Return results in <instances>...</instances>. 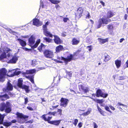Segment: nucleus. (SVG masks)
I'll list each match as a JSON object with an SVG mask.
<instances>
[{
  "label": "nucleus",
  "instance_id": "nucleus-21",
  "mask_svg": "<svg viewBox=\"0 0 128 128\" xmlns=\"http://www.w3.org/2000/svg\"><path fill=\"white\" fill-rule=\"evenodd\" d=\"M9 98L8 96L6 94L0 96V100L2 101L5 100Z\"/></svg>",
  "mask_w": 128,
  "mask_h": 128
},
{
  "label": "nucleus",
  "instance_id": "nucleus-58",
  "mask_svg": "<svg viewBox=\"0 0 128 128\" xmlns=\"http://www.w3.org/2000/svg\"><path fill=\"white\" fill-rule=\"evenodd\" d=\"M27 108L29 110H33V109L32 108V107H30L29 106H28L27 107Z\"/></svg>",
  "mask_w": 128,
  "mask_h": 128
},
{
  "label": "nucleus",
  "instance_id": "nucleus-14",
  "mask_svg": "<svg viewBox=\"0 0 128 128\" xmlns=\"http://www.w3.org/2000/svg\"><path fill=\"white\" fill-rule=\"evenodd\" d=\"M54 40L55 43L57 44H60L62 42V41L57 36H54Z\"/></svg>",
  "mask_w": 128,
  "mask_h": 128
},
{
  "label": "nucleus",
  "instance_id": "nucleus-45",
  "mask_svg": "<svg viewBox=\"0 0 128 128\" xmlns=\"http://www.w3.org/2000/svg\"><path fill=\"white\" fill-rule=\"evenodd\" d=\"M105 108L106 110L111 113V112L110 110V109L107 106H106L105 107Z\"/></svg>",
  "mask_w": 128,
  "mask_h": 128
},
{
  "label": "nucleus",
  "instance_id": "nucleus-47",
  "mask_svg": "<svg viewBox=\"0 0 128 128\" xmlns=\"http://www.w3.org/2000/svg\"><path fill=\"white\" fill-rule=\"evenodd\" d=\"M40 8L42 7V8H44V5L43 2L41 0L40 1Z\"/></svg>",
  "mask_w": 128,
  "mask_h": 128
},
{
  "label": "nucleus",
  "instance_id": "nucleus-36",
  "mask_svg": "<svg viewBox=\"0 0 128 128\" xmlns=\"http://www.w3.org/2000/svg\"><path fill=\"white\" fill-rule=\"evenodd\" d=\"M6 115L5 114L2 115L0 114V124L3 123L4 118Z\"/></svg>",
  "mask_w": 128,
  "mask_h": 128
},
{
  "label": "nucleus",
  "instance_id": "nucleus-46",
  "mask_svg": "<svg viewBox=\"0 0 128 128\" xmlns=\"http://www.w3.org/2000/svg\"><path fill=\"white\" fill-rule=\"evenodd\" d=\"M46 114H44L41 117V118H42L45 121H46L47 120V118H46Z\"/></svg>",
  "mask_w": 128,
  "mask_h": 128
},
{
  "label": "nucleus",
  "instance_id": "nucleus-60",
  "mask_svg": "<svg viewBox=\"0 0 128 128\" xmlns=\"http://www.w3.org/2000/svg\"><path fill=\"white\" fill-rule=\"evenodd\" d=\"M66 35V33L65 32H64L62 34V36L64 37Z\"/></svg>",
  "mask_w": 128,
  "mask_h": 128
},
{
  "label": "nucleus",
  "instance_id": "nucleus-39",
  "mask_svg": "<svg viewBox=\"0 0 128 128\" xmlns=\"http://www.w3.org/2000/svg\"><path fill=\"white\" fill-rule=\"evenodd\" d=\"M37 62L36 61V60H32V66H34L36 65L37 64Z\"/></svg>",
  "mask_w": 128,
  "mask_h": 128
},
{
  "label": "nucleus",
  "instance_id": "nucleus-55",
  "mask_svg": "<svg viewBox=\"0 0 128 128\" xmlns=\"http://www.w3.org/2000/svg\"><path fill=\"white\" fill-rule=\"evenodd\" d=\"M82 126V122H80L78 124V126L79 128H81Z\"/></svg>",
  "mask_w": 128,
  "mask_h": 128
},
{
  "label": "nucleus",
  "instance_id": "nucleus-11",
  "mask_svg": "<svg viewBox=\"0 0 128 128\" xmlns=\"http://www.w3.org/2000/svg\"><path fill=\"white\" fill-rule=\"evenodd\" d=\"M10 103L9 102H6V104L3 102L0 104V110L1 111H3L5 110L6 107L10 106Z\"/></svg>",
  "mask_w": 128,
  "mask_h": 128
},
{
  "label": "nucleus",
  "instance_id": "nucleus-34",
  "mask_svg": "<svg viewBox=\"0 0 128 128\" xmlns=\"http://www.w3.org/2000/svg\"><path fill=\"white\" fill-rule=\"evenodd\" d=\"M92 98L93 99L94 101H96V102L99 104H102L103 102H104V100H103V99H101V100H99V99H97L96 100L95 99L93 98Z\"/></svg>",
  "mask_w": 128,
  "mask_h": 128
},
{
  "label": "nucleus",
  "instance_id": "nucleus-8",
  "mask_svg": "<svg viewBox=\"0 0 128 128\" xmlns=\"http://www.w3.org/2000/svg\"><path fill=\"white\" fill-rule=\"evenodd\" d=\"M18 85L20 88L24 89L26 92H29L28 86L24 85H22V78H20L18 80Z\"/></svg>",
  "mask_w": 128,
  "mask_h": 128
},
{
  "label": "nucleus",
  "instance_id": "nucleus-4",
  "mask_svg": "<svg viewBox=\"0 0 128 128\" xmlns=\"http://www.w3.org/2000/svg\"><path fill=\"white\" fill-rule=\"evenodd\" d=\"M18 120L20 123H23L26 121V119L28 118V116L24 115L23 114L17 112L16 114Z\"/></svg>",
  "mask_w": 128,
  "mask_h": 128
},
{
  "label": "nucleus",
  "instance_id": "nucleus-31",
  "mask_svg": "<svg viewBox=\"0 0 128 128\" xmlns=\"http://www.w3.org/2000/svg\"><path fill=\"white\" fill-rule=\"evenodd\" d=\"M19 69H16L14 72V74L11 75V76H13L15 75H18L20 73V71L19 70Z\"/></svg>",
  "mask_w": 128,
  "mask_h": 128
},
{
  "label": "nucleus",
  "instance_id": "nucleus-28",
  "mask_svg": "<svg viewBox=\"0 0 128 128\" xmlns=\"http://www.w3.org/2000/svg\"><path fill=\"white\" fill-rule=\"evenodd\" d=\"M36 70L35 69L27 70L26 73L28 74H32L35 73Z\"/></svg>",
  "mask_w": 128,
  "mask_h": 128
},
{
  "label": "nucleus",
  "instance_id": "nucleus-24",
  "mask_svg": "<svg viewBox=\"0 0 128 128\" xmlns=\"http://www.w3.org/2000/svg\"><path fill=\"white\" fill-rule=\"evenodd\" d=\"M13 86L9 82H8L7 83V89L8 90H12Z\"/></svg>",
  "mask_w": 128,
  "mask_h": 128
},
{
  "label": "nucleus",
  "instance_id": "nucleus-40",
  "mask_svg": "<svg viewBox=\"0 0 128 128\" xmlns=\"http://www.w3.org/2000/svg\"><path fill=\"white\" fill-rule=\"evenodd\" d=\"M72 76V73L70 72H67L66 77L67 78H70Z\"/></svg>",
  "mask_w": 128,
  "mask_h": 128
},
{
  "label": "nucleus",
  "instance_id": "nucleus-20",
  "mask_svg": "<svg viewBox=\"0 0 128 128\" xmlns=\"http://www.w3.org/2000/svg\"><path fill=\"white\" fill-rule=\"evenodd\" d=\"M121 106V107H120V108L122 110L123 109L126 110L127 109V106L126 105H125L122 104L120 102H118L117 104V106Z\"/></svg>",
  "mask_w": 128,
  "mask_h": 128
},
{
  "label": "nucleus",
  "instance_id": "nucleus-1",
  "mask_svg": "<svg viewBox=\"0 0 128 128\" xmlns=\"http://www.w3.org/2000/svg\"><path fill=\"white\" fill-rule=\"evenodd\" d=\"M35 36L32 35L28 39V44L33 48H36L40 42V40L38 39L36 41V43L34 44L35 42Z\"/></svg>",
  "mask_w": 128,
  "mask_h": 128
},
{
  "label": "nucleus",
  "instance_id": "nucleus-62",
  "mask_svg": "<svg viewBox=\"0 0 128 128\" xmlns=\"http://www.w3.org/2000/svg\"><path fill=\"white\" fill-rule=\"evenodd\" d=\"M97 108L98 110V111H99L100 112L102 110L99 107V106H97Z\"/></svg>",
  "mask_w": 128,
  "mask_h": 128
},
{
  "label": "nucleus",
  "instance_id": "nucleus-33",
  "mask_svg": "<svg viewBox=\"0 0 128 128\" xmlns=\"http://www.w3.org/2000/svg\"><path fill=\"white\" fill-rule=\"evenodd\" d=\"M91 111V108H89L86 112L83 113L82 115L84 116H87L90 113Z\"/></svg>",
  "mask_w": 128,
  "mask_h": 128
},
{
  "label": "nucleus",
  "instance_id": "nucleus-54",
  "mask_svg": "<svg viewBox=\"0 0 128 128\" xmlns=\"http://www.w3.org/2000/svg\"><path fill=\"white\" fill-rule=\"evenodd\" d=\"M100 114H102L103 116H105V115L104 114H105V112L103 111H101L100 112Z\"/></svg>",
  "mask_w": 128,
  "mask_h": 128
},
{
  "label": "nucleus",
  "instance_id": "nucleus-27",
  "mask_svg": "<svg viewBox=\"0 0 128 128\" xmlns=\"http://www.w3.org/2000/svg\"><path fill=\"white\" fill-rule=\"evenodd\" d=\"M104 56V60L106 62H107L111 58V57L107 54H105Z\"/></svg>",
  "mask_w": 128,
  "mask_h": 128
},
{
  "label": "nucleus",
  "instance_id": "nucleus-6",
  "mask_svg": "<svg viewBox=\"0 0 128 128\" xmlns=\"http://www.w3.org/2000/svg\"><path fill=\"white\" fill-rule=\"evenodd\" d=\"M7 56L8 58L12 57V58L8 62L9 63H16L18 60V56L16 54L12 56L10 54L8 53L7 54Z\"/></svg>",
  "mask_w": 128,
  "mask_h": 128
},
{
  "label": "nucleus",
  "instance_id": "nucleus-29",
  "mask_svg": "<svg viewBox=\"0 0 128 128\" xmlns=\"http://www.w3.org/2000/svg\"><path fill=\"white\" fill-rule=\"evenodd\" d=\"M114 14L112 12L110 11H109L107 14V17L108 18L111 17Z\"/></svg>",
  "mask_w": 128,
  "mask_h": 128
},
{
  "label": "nucleus",
  "instance_id": "nucleus-51",
  "mask_svg": "<svg viewBox=\"0 0 128 128\" xmlns=\"http://www.w3.org/2000/svg\"><path fill=\"white\" fill-rule=\"evenodd\" d=\"M90 15L89 13H87V15L86 16V18H90Z\"/></svg>",
  "mask_w": 128,
  "mask_h": 128
},
{
  "label": "nucleus",
  "instance_id": "nucleus-56",
  "mask_svg": "<svg viewBox=\"0 0 128 128\" xmlns=\"http://www.w3.org/2000/svg\"><path fill=\"white\" fill-rule=\"evenodd\" d=\"M24 100H25V104H26L28 102V98H25Z\"/></svg>",
  "mask_w": 128,
  "mask_h": 128
},
{
  "label": "nucleus",
  "instance_id": "nucleus-61",
  "mask_svg": "<svg viewBox=\"0 0 128 128\" xmlns=\"http://www.w3.org/2000/svg\"><path fill=\"white\" fill-rule=\"evenodd\" d=\"M57 113V112H52V115L54 116L56 115V114Z\"/></svg>",
  "mask_w": 128,
  "mask_h": 128
},
{
  "label": "nucleus",
  "instance_id": "nucleus-19",
  "mask_svg": "<svg viewBox=\"0 0 128 128\" xmlns=\"http://www.w3.org/2000/svg\"><path fill=\"white\" fill-rule=\"evenodd\" d=\"M17 40L22 47H24L26 46V41L19 38H18Z\"/></svg>",
  "mask_w": 128,
  "mask_h": 128
},
{
  "label": "nucleus",
  "instance_id": "nucleus-50",
  "mask_svg": "<svg viewBox=\"0 0 128 128\" xmlns=\"http://www.w3.org/2000/svg\"><path fill=\"white\" fill-rule=\"evenodd\" d=\"M52 117H50L49 116L48 118H47V120L46 121H47L48 123H50V121H50V120L52 118Z\"/></svg>",
  "mask_w": 128,
  "mask_h": 128
},
{
  "label": "nucleus",
  "instance_id": "nucleus-23",
  "mask_svg": "<svg viewBox=\"0 0 128 128\" xmlns=\"http://www.w3.org/2000/svg\"><path fill=\"white\" fill-rule=\"evenodd\" d=\"M2 52L5 54L11 51V50L6 47H4L3 49L0 48Z\"/></svg>",
  "mask_w": 128,
  "mask_h": 128
},
{
  "label": "nucleus",
  "instance_id": "nucleus-9",
  "mask_svg": "<svg viewBox=\"0 0 128 128\" xmlns=\"http://www.w3.org/2000/svg\"><path fill=\"white\" fill-rule=\"evenodd\" d=\"M45 56L47 58H52L54 56L53 52L49 50H46L44 52Z\"/></svg>",
  "mask_w": 128,
  "mask_h": 128
},
{
  "label": "nucleus",
  "instance_id": "nucleus-22",
  "mask_svg": "<svg viewBox=\"0 0 128 128\" xmlns=\"http://www.w3.org/2000/svg\"><path fill=\"white\" fill-rule=\"evenodd\" d=\"M26 77L30 80L31 82L32 83H34V76L33 75H29L28 76H26Z\"/></svg>",
  "mask_w": 128,
  "mask_h": 128
},
{
  "label": "nucleus",
  "instance_id": "nucleus-53",
  "mask_svg": "<svg viewBox=\"0 0 128 128\" xmlns=\"http://www.w3.org/2000/svg\"><path fill=\"white\" fill-rule=\"evenodd\" d=\"M93 125L94 126V128H97L98 126L96 124L95 122H93Z\"/></svg>",
  "mask_w": 128,
  "mask_h": 128
},
{
  "label": "nucleus",
  "instance_id": "nucleus-59",
  "mask_svg": "<svg viewBox=\"0 0 128 128\" xmlns=\"http://www.w3.org/2000/svg\"><path fill=\"white\" fill-rule=\"evenodd\" d=\"M58 106V105H57L55 106H52V108H50V109H54V108H57Z\"/></svg>",
  "mask_w": 128,
  "mask_h": 128
},
{
  "label": "nucleus",
  "instance_id": "nucleus-16",
  "mask_svg": "<svg viewBox=\"0 0 128 128\" xmlns=\"http://www.w3.org/2000/svg\"><path fill=\"white\" fill-rule=\"evenodd\" d=\"M121 60L117 59L115 61V64L117 68H119L121 66Z\"/></svg>",
  "mask_w": 128,
  "mask_h": 128
},
{
  "label": "nucleus",
  "instance_id": "nucleus-5",
  "mask_svg": "<svg viewBox=\"0 0 128 128\" xmlns=\"http://www.w3.org/2000/svg\"><path fill=\"white\" fill-rule=\"evenodd\" d=\"M50 22H47L45 24V25H43L42 26L43 32L44 34L47 36H49L51 37L53 36L52 34L48 31L47 30V26L50 24Z\"/></svg>",
  "mask_w": 128,
  "mask_h": 128
},
{
  "label": "nucleus",
  "instance_id": "nucleus-48",
  "mask_svg": "<svg viewBox=\"0 0 128 128\" xmlns=\"http://www.w3.org/2000/svg\"><path fill=\"white\" fill-rule=\"evenodd\" d=\"M108 29L110 30H112L113 29V26L112 25H109L108 27Z\"/></svg>",
  "mask_w": 128,
  "mask_h": 128
},
{
  "label": "nucleus",
  "instance_id": "nucleus-7",
  "mask_svg": "<svg viewBox=\"0 0 128 128\" xmlns=\"http://www.w3.org/2000/svg\"><path fill=\"white\" fill-rule=\"evenodd\" d=\"M7 72L5 68H3L0 70V81L3 82L4 80L5 76Z\"/></svg>",
  "mask_w": 128,
  "mask_h": 128
},
{
  "label": "nucleus",
  "instance_id": "nucleus-63",
  "mask_svg": "<svg viewBox=\"0 0 128 128\" xmlns=\"http://www.w3.org/2000/svg\"><path fill=\"white\" fill-rule=\"evenodd\" d=\"M6 29L10 33H11L12 32V31L11 30L10 28H6Z\"/></svg>",
  "mask_w": 128,
  "mask_h": 128
},
{
  "label": "nucleus",
  "instance_id": "nucleus-57",
  "mask_svg": "<svg viewBox=\"0 0 128 128\" xmlns=\"http://www.w3.org/2000/svg\"><path fill=\"white\" fill-rule=\"evenodd\" d=\"M100 2L101 4L103 6H104L105 4L104 3L102 2V0H100Z\"/></svg>",
  "mask_w": 128,
  "mask_h": 128
},
{
  "label": "nucleus",
  "instance_id": "nucleus-3",
  "mask_svg": "<svg viewBox=\"0 0 128 128\" xmlns=\"http://www.w3.org/2000/svg\"><path fill=\"white\" fill-rule=\"evenodd\" d=\"M109 22L108 18L105 17H103L100 19L98 22H96L95 25V28L96 29L98 28L101 27L102 24H106Z\"/></svg>",
  "mask_w": 128,
  "mask_h": 128
},
{
  "label": "nucleus",
  "instance_id": "nucleus-64",
  "mask_svg": "<svg viewBox=\"0 0 128 128\" xmlns=\"http://www.w3.org/2000/svg\"><path fill=\"white\" fill-rule=\"evenodd\" d=\"M124 40V38H121L120 40V43H121Z\"/></svg>",
  "mask_w": 128,
  "mask_h": 128
},
{
  "label": "nucleus",
  "instance_id": "nucleus-43",
  "mask_svg": "<svg viewBox=\"0 0 128 128\" xmlns=\"http://www.w3.org/2000/svg\"><path fill=\"white\" fill-rule=\"evenodd\" d=\"M108 96L107 94H104L103 92L101 97H103L104 98H106Z\"/></svg>",
  "mask_w": 128,
  "mask_h": 128
},
{
  "label": "nucleus",
  "instance_id": "nucleus-15",
  "mask_svg": "<svg viewBox=\"0 0 128 128\" xmlns=\"http://www.w3.org/2000/svg\"><path fill=\"white\" fill-rule=\"evenodd\" d=\"M83 12L82 9L81 8H79L77 10L76 14V16H79L80 17L81 16Z\"/></svg>",
  "mask_w": 128,
  "mask_h": 128
},
{
  "label": "nucleus",
  "instance_id": "nucleus-41",
  "mask_svg": "<svg viewBox=\"0 0 128 128\" xmlns=\"http://www.w3.org/2000/svg\"><path fill=\"white\" fill-rule=\"evenodd\" d=\"M44 40H46V42H50L52 40L48 38H44Z\"/></svg>",
  "mask_w": 128,
  "mask_h": 128
},
{
  "label": "nucleus",
  "instance_id": "nucleus-32",
  "mask_svg": "<svg viewBox=\"0 0 128 128\" xmlns=\"http://www.w3.org/2000/svg\"><path fill=\"white\" fill-rule=\"evenodd\" d=\"M80 42L79 40H77L76 39L74 38L72 41V44L73 45H76L78 44Z\"/></svg>",
  "mask_w": 128,
  "mask_h": 128
},
{
  "label": "nucleus",
  "instance_id": "nucleus-42",
  "mask_svg": "<svg viewBox=\"0 0 128 128\" xmlns=\"http://www.w3.org/2000/svg\"><path fill=\"white\" fill-rule=\"evenodd\" d=\"M126 76H120L118 77V79L120 80H123L126 78Z\"/></svg>",
  "mask_w": 128,
  "mask_h": 128
},
{
  "label": "nucleus",
  "instance_id": "nucleus-17",
  "mask_svg": "<svg viewBox=\"0 0 128 128\" xmlns=\"http://www.w3.org/2000/svg\"><path fill=\"white\" fill-rule=\"evenodd\" d=\"M61 120L50 121V123L56 126H58Z\"/></svg>",
  "mask_w": 128,
  "mask_h": 128
},
{
  "label": "nucleus",
  "instance_id": "nucleus-49",
  "mask_svg": "<svg viewBox=\"0 0 128 128\" xmlns=\"http://www.w3.org/2000/svg\"><path fill=\"white\" fill-rule=\"evenodd\" d=\"M69 20V19L68 18H64L63 19V21L65 22H66L68 21Z\"/></svg>",
  "mask_w": 128,
  "mask_h": 128
},
{
  "label": "nucleus",
  "instance_id": "nucleus-52",
  "mask_svg": "<svg viewBox=\"0 0 128 128\" xmlns=\"http://www.w3.org/2000/svg\"><path fill=\"white\" fill-rule=\"evenodd\" d=\"M62 110L60 109H58V112H59L58 114L61 115L62 113Z\"/></svg>",
  "mask_w": 128,
  "mask_h": 128
},
{
  "label": "nucleus",
  "instance_id": "nucleus-13",
  "mask_svg": "<svg viewBox=\"0 0 128 128\" xmlns=\"http://www.w3.org/2000/svg\"><path fill=\"white\" fill-rule=\"evenodd\" d=\"M78 87L79 90L80 91H83L85 93L87 92L88 91V88L83 86L82 84H79Z\"/></svg>",
  "mask_w": 128,
  "mask_h": 128
},
{
  "label": "nucleus",
  "instance_id": "nucleus-44",
  "mask_svg": "<svg viewBox=\"0 0 128 128\" xmlns=\"http://www.w3.org/2000/svg\"><path fill=\"white\" fill-rule=\"evenodd\" d=\"M78 122V120L77 119H76L74 120V121L73 122V124L75 125V126H76Z\"/></svg>",
  "mask_w": 128,
  "mask_h": 128
},
{
  "label": "nucleus",
  "instance_id": "nucleus-38",
  "mask_svg": "<svg viewBox=\"0 0 128 128\" xmlns=\"http://www.w3.org/2000/svg\"><path fill=\"white\" fill-rule=\"evenodd\" d=\"M44 45L43 44H41L40 46L38 47V49L40 52H41L43 48L44 47Z\"/></svg>",
  "mask_w": 128,
  "mask_h": 128
},
{
  "label": "nucleus",
  "instance_id": "nucleus-18",
  "mask_svg": "<svg viewBox=\"0 0 128 128\" xmlns=\"http://www.w3.org/2000/svg\"><path fill=\"white\" fill-rule=\"evenodd\" d=\"M6 54H5L2 52L1 50V48H0V60H2L3 59L6 58Z\"/></svg>",
  "mask_w": 128,
  "mask_h": 128
},
{
  "label": "nucleus",
  "instance_id": "nucleus-12",
  "mask_svg": "<svg viewBox=\"0 0 128 128\" xmlns=\"http://www.w3.org/2000/svg\"><path fill=\"white\" fill-rule=\"evenodd\" d=\"M33 23L34 25L37 26H39L42 25V22L38 20L36 18L33 19Z\"/></svg>",
  "mask_w": 128,
  "mask_h": 128
},
{
  "label": "nucleus",
  "instance_id": "nucleus-10",
  "mask_svg": "<svg viewBox=\"0 0 128 128\" xmlns=\"http://www.w3.org/2000/svg\"><path fill=\"white\" fill-rule=\"evenodd\" d=\"M60 106L65 107L67 105L69 100L68 99L62 98L60 100Z\"/></svg>",
  "mask_w": 128,
  "mask_h": 128
},
{
  "label": "nucleus",
  "instance_id": "nucleus-25",
  "mask_svg": "<svg viewBox=\"0 0 128 128\" xmlns=\"http://www.w3.org/2000/svg\"><path fill=\"white\" fill-rule=\"evenodd\" d=\"M103 92L102 90L100 89L98 90L96 92V96L97 97L101 96Z\"/></svg>",
  "mask_w": 128,
  "mask_h": 128
},
{
  "label": "nucleus",
  "instance_id": "nucleus-2",
  "mask_svg": "<svg viewBox=\"0 0 128 128\" xmlns=\"http://www.w3.org/2000/svg\"><path fill=\"white\" fill-rule=\"evenodd\" d=\"M72 57L73 56L72 54H70L69 56H68L66 58H65L62 56H58L57 57V60L52 59V60L57 63H62L63 62H66L71 61Z\"/></svg>",
  "mask_w": 128,
  "mask_h": 128
},
{
  "label": "nucleus",
  "instance_id": "nucleus-30",
  "mask_svg": "<svg viewBox=\"0 0 128 128\" xmlns=\"http://www.w3.org/2000/svg\"><path fill=\"white\" fill-rule=\"evenodd\" d=\"M63 49L62 46L60 45L56 47V51L57 52H59L60 51L62 50Z\"/></svg>",
  "mask_w": 128,
  "mask_h": 128
},
{
  "label": "nucleus",
  "instance_id": "nucleus-35",
  "mask_svg": "<svg viewBox=\"0 0 128 128\" xmlns=\"http://www.w3.org/2000/svg\"><path fill=\"white\" fill-rule=\"evenodd\" d=\"M10 106H8L7 107H6V108L5 109V112L7 113H10L11 111V108L10 107Z\"/></svg>",
  "mask_w": 128,
  "mask_h": 128
},
{
  "label": "nucleus",
  "instance_id": "nucleus-37",
  "mask_svg": "<svg viewBox=\"0 0 128 128\" xmlns=\"http://www.w3.org/2000/svg\"><path fill=\"white\" fill-rule=\"evenodd\" d=\"M3 125L6 126L8 127L11 125L12 122H3L2 123Z\"/></svg>",
  "mask_w": 128,
  "mask_h": 128
},
{
  "label": "nucleus",
  "instance_id": "nucleus-26",
  "mask_svg": "<svg viewBox=\"0 0 128 128\" xmlns=\"http://www.w3.org/2000/svg\"><path fill=\"white\" fill-rule=\"evenodd\" d=\"M98 40L100 43L102 44H104L105 43L108 42V39L107 38L105 39L99 38L98 39Z\"/></svg>",
  "mask_w": 128,
  "mask_h": 128
}]
</instances>
